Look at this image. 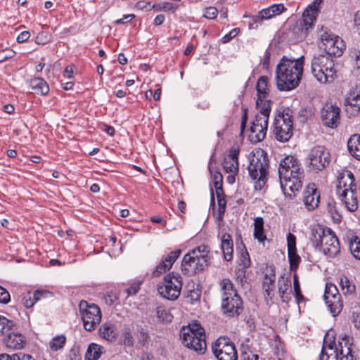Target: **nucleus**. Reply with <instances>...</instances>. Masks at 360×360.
<instances>
[{"instance_id": "obj_28", "label": "nucleus", "mask_w": 360, "mask_h": 360, "mask_svg": "<svg viewBox=\"0 0 360 360\" xmlns=\"http://www.w3.org/2000/svg\"><path fill=\"white\" fill-rule=\"evenodd\" d=\"M221 248L224 259L229 262L233 259V243L232 237L229 233H225L221 236Z\"/></svg>"}, {"instance_id": "obj_55", "label": "nucleus", "mask_w": 360, "mask_h": 360, "mask_svg": "<svg viewBox=\"0 0 360 360\" xmlns=\"http://www.w3.org/2000/svg\"><path fill=\"white\" fill-rule=\"evenodd\" d=\"M15 54V51L11 49L0 50V64L8 59L13 58Z\"/></svg>"}, {"instance_id": "obj_46", "label": "nucleus", "mask_w": 360, "mask_h": 360, "mask_svg": "<svg viewBox=\"0 0 360 360\" xmlns=\"http://www.w3.org/2000/svg\"><path fill=\"white\" fill-rule=\"evenodd\" d=\"M241 243L243 245L244 250H242L239 257V266L243 268H248L250 266L251 264L250 255L245 245L243 243V242Z\"/></svg>"}, {"instance_id": "obj_34", "label": "nucleus", "mask_w": 360, "mask_h": 360, "mask_svg": "<svg viewBox=\"0 0 360 360\" xmlns=\"http://www.w3.org/2000/svg\"><path fill=\"white\" fill-rule=\"evenodd\" d=\"M268 81L269 78L266 76H262L257 80L256 90L257 98L260 103L262 99L267 98L269 91Z\"/></svg>"}, {"instance_id": "obj_20", "label": "nucleus", "mask_w": 360, "mask_h": 360, "mask_svg": "<svg viewBox=\"0 0 360 360\" xmlns=\"http://www.w3.org/2000/svg\"><path fill=\"white\" fill-rule=\"evenodd\" d=\"M354 176L350 171H347L338 178V184L336 188V194L339 196L346 198L350 191L353 193L356 191V186L354 184Z\"/></svg>"}, {"instance_id": "obj_26", "label": "nucleus", "mask_w": 360, "mask_h": 360, "mask_svg": "<svg viewBox=\"0 0 360 360\" xmlns=\"http://www.w3.org/2000/svg\"><path fill=\"white\" fill-rule=\"evenodd\" d=\"M271 103L272 102L270 99L263 98L260 103L258 98H257L256 105L259 109V112L255 115V117L259 118V121L269 122V118L271 111Z\"/></svg>"}, {"instance_id": "obj_15", "label": "nucleus", "mask_w": 360, "mask_h": 360, "mask_svg": "<svg viewBox=\"0 0 360 360\" xmlns=\"http://www.w3.org/2000/svg\"><path fill=\"white\" fill-rule=\"evenodd\" d=\"M212 352L217 360H238V352L227 337H219L212 344Z\"/></svg>"}, {"instance_id": "obj_13", "label": "nucleus", "mask_w": 360, "mask_h": 360, "mask_svg": "<svg viewBox=\"0 0 360 360\" xmlns=\"http://www.w3.org/2000/svg\"><path fill=\"white\" fill-rule=\"evenodd\" d=\"M183 281L180 274L174 272L164 276L163 281L158 285V291L164 298L176 300L180 295Z\"/></svg>"}, {"instance_id": "obj_33", "label": "nucleus", "mask_w": 360, "mask_h": 360, "mask_svg": "<svg viewBox=\"0 0 360 360\" xmlns=\"http://www.w3.org/2000/svg\"><path fill=\"white\" fill-rule=\"evenodd\" d=\"M105 352V348L103 346L92 342L87 348L85 360H98Z\"/></svg>"}, {"instance_id": "obj_49", "label": "nucleus", "mask_w": 360, "mask_h": 360, "mask_svg": "<svg viewBox=\"0 0 360 360\" xmlns=\"http://www.w3.org/2000/svg\"><path fill=\"white\" fill-rule=\"evenodd\" d=\"M349 247L353 257L360 260V240H358V238L351 240Z\"/></svg>"}, {"instance_id": "obj_14", "label": "nucleus", "mask_w": 360, "mask_h": 360, "mask_svg": "<svg viewBox=\"0 0 360 360\" xmlns=\"http://www.w3.org/2000/svg\"><path fill=\"white\" fill-rule=\"evenodd\" d=\"M78 307L84 329L89 332L94 330L101 321L100 308L96 304L86 300H81Z\"/></svg>"}, {"instance_id": "obj_18", "label": "nucleus", "mask_w": 360, "mask_h": 360, "mask_svg": "<svg viewBox=\"0 0 360 360\" xmlns=\"http://www.w3.org/2000/svg\"><path fill=\"white\" fill-rule=\"evenodd\" d=\"M340 109L336 105L326 104L321 110V121L327 127L335 129L340 124Z\"/></svg>"}, {"instance_id": "obj_61", "label": "nucleus", "mask_w": 360, "mask_h": 360, "mask_svg": "<svg viewBox=\"0 0 360 360\" xmlns=\"http://www.w3.org/2000/svg\"><path fill=\"white\" fill-rule=\"evenodd\" d=\"M246 269L247 268L240 266L238 269L236 270V281L240 284H243L244 282L246 281Z\"/></svg>"}, {"instance_id": "obj_8", "label": "nucleus", "mask_w": 360, "mask_h": 360, "mask_svg": "<svg viewBox=\"0 0 360 360\" xmlns=\"http://www.w3.org/2000/svg\"><path fill=\"white\" fill-rule=\"evenodd\" d=\"M311 72L319 82L326 84L334 80L337 70L333 58L319 54L314 56L311 61Z\"/></svg>"}, {"instance_id": "obj_30", "label": "nucleus", "mask_w": 360, "mask_h": 360, "mask_svg": "<svg viewBox=\"0 0 360 360\" xmlns=\"http://www.w3.org/2000/svg\"><path fill=\"white\" fill-rule=\"evenodd\" d=\"M345 104L354 111V115L360 111V86L352 89L345 98Z\"/></svg>"}, {"instance_id": "obj_9", "label": "nucleus", "mask_w": 360, "mask_h": 360, "mask_svg": "<svg viewBox=\"0 0 360 360\" xmlns=\"http://www.w3.org/2000/svg\"><path fill=\"white\" fill-rule=\"evenodd\" d=\"M320 43L319 47L325 51L323 55H328L330 57H340L342 55L346 45L342 39L333 34L327 28L321 27L319 34Z\"/></svg>"}, {"instance_id": "obj_50", "label": "nucleus", "mask_w": 360, "mask_h": 360, "mask_svg": "<svg viewBox=\"0 0 360 360\" xmlns=\"http://www.w3.org/2000/svg\"><path fill=\"white\" fill-rule=\"evenodd\" d=\"M288 252L290 269H297L301 260L300 257L297 254V250Z\"/></svg>"}, {"instance_id": "obj_27", "label": "nucleus", "mask_w": 360, "mask_h": 360, "mask_svg": "<svg viewBox=\"0 0 360 360\" xmlns=\"http://www.w3.org/2000/svg\"><path fill=\"white\" fill-rule=\"evenodd\" d=\"M100 336L108 342H113L118 335L117 326L111 322H105L99 328Z\"/></svg>"}, {"instance_id": "obj_39", "label": "nucleus", "mask_w": 360, "mask_h": 360, "mask_svg": "<svg viewBox=\"0 0 360 360\" xmlns=\"http://www.w3.org/2000/svg\"><path fill=\"white\" fill-rule=\"evenodd\" d=\"M136 338L138 343L143 347H147L150 340V337L147 329L142 326L137 328Z\"/></svg>"}, {"instance_id": "obj_64", "label": "nucleus", "mask_w": 360, "mask_h": 360, "mask_svg": "<svg viewBox=\"0 0 360 360\" xmlns=\"http://www.w3.org/2000/svg\"><path fill=\"white\" fill-rule=\"evenodd\" d=\"M352 58H354V68L356 70H360V51L354 50L352 53Z\"/></svg>"}, {"instance_id": "obj_1", "label": "nucleus", "mask_w": 360, "mask_h": 360, "mask_svg": "<svg viewBox=\"0 0 360 360\" xmlns=\"http://www.w3.org/2000/svg\"><path fill=\"white\" fill-rule=\"evenodd\" d=\"M304 58H298L283 56L276 65V81L279 91H288L300 83L303 73Z\"/></svg>"}, {"instance_id": "obj_36", "label": "nucleus", "mask_w": 360, "mask_h": 360, "mask_svg": "<svg viewBox=\"0 0 360 360\" xmlns=\"http://www.w3.org/2000/svg\"><path fill=\"white\" fill-rule=\"evenodd\" d=\"M339 199L343 202L346 208L349 212H354L358 208V200L356 197V192L350 191L349 193L347 194L346 198L339 196Z\"/></svg>"}, {"instance_id": "obj_25", "label": "nucleus", "mask_w": 360, "mask_h": 360, "mask_svg": "<svg viewBox=\"0 0 360 360\" xmlns=\"http://www.w3.org/2000/svg\"><path fill=\"white\" fill-rule=\"evenodd\" d=\"M4 343L7 348L20 349L24 347L26 340L20 333H9L4 339Z\"/></svg>"}, {"instance_id": "obj_4", "label": "nucleus", "mask_w": 360, "mask_h": 360, "mask_svg": "<svg viewBox=\"0 0 360 360\" xmlns=\"http://www.w3.org/2000/svg\"><path fill=\"white\" fill-rule=\"evenodd\" d=\"M269 162L267 153L262 149L256 150L250 158L248 173L254 181L255 190H262L267 181Z\"/></svg>"}, {"instance_id": "obj_52", "label": "nucleus", "mask_w": 360, "mask_h": 360, "mask_svg": "<svg viewBox=\"0 0 360 360\" xmlns=\"http://www.w3.org/2000/svg\"><path fill=\"white\" fill-rule=\"evenodd\" d=\"M217 204H218V208L217 210V217L216 218L219 220L222 219L226 207V200L225 198H217Z\"/></svg>"}, {"instance_id": "obj_19", "label": "nucleus", "mask_w": 360, "mask_h": 360, "mask_svg": "<svg viewBox=\"0 0 360 360\" xmlns=\"http://www.w3.org/2000/svg\"><path fill=\"white\" fill-rule=\"evenodd\" d=\"M268 124V122L259 121V118L255 117L250 127L247 130L249 141L252 143L262 141L266 137Z\"/></svg>"}, {"instance_id": "obj_54", "label": "nucleus", "mask_w": 360, "mask_h": 360, "mask_svg": "<svg viewBox=\"0 0 360 360\" xmlns=\"http://www.w3.org/2000/svg\"><path fill=\"white\" fill-rule=\"evenodd\" d=\"M327 210L330 216L334 219H339L341 217L336 208V202L333 200H330L327 203Z\"/></svg>"}, {"instance_id": "obj_11", "label": "nucleus", "mask_w": 360, "mask_h": 360, "mask_svg": "<svg viewBox=\"0 0 360 360\" xmlns=\"http://www.w3.org/2000/svg\"><path fill=\"white\" fill-rule=\"evenodd\" d=\"M273 134L275 139L280 142H287L293 134L292 116L290 110L280 112L274 119Z\"/></svg>"}, {"instance_id": "obj_47", "label": "nucleus", "mask_w": 360, "mask_h": 360, "mask_svg": "<svg viewBox=\"0 0 360 360\" xmlns=\"http://www.w3.org/2000/svg\"><path fill=\"white\" fill-rule=\"evenodd\" d=\"M201 297V290L197 288L188 291L186 296L187 302L191 304H194L200 300Z\"/></svg>"}, {"instance_id": "obj_40", "label": "nucleus", "mask_w": 360, "mask_h": 360, "mask_svg": "<svg viewBox=\"0 0 360 360\" xmlns=\"http://www.w3.org/2000/svg\"><path fill=\"white\" fill-rule=\"evenodd\" d=\"M15 326L13 321L0 315V336L3 335L5 333L13 330Z\"/></svg>"}, {"instance_id": "obj_3", "label": "nucleus", "mask_w": 360, "mask_h": 360, "mask_svg": "<svg viewBox=\"0 0 360 360\" xmlns=\"http://www.w3.org/2000/svg\"><path fill=\"white\" fill-rule=\"evenodd\" d=\"M309 240L316 250L329 257H335L340 252V245L338 237L330 229L316 226L311 229Z\"/></svg>"}, {"instance_id": "obj_44", "label": "nucleus", "mask_w": 360, "mask_h": 360, "mask_svg": "<svg viewBox=\"0 0 360 360\" xmlns=\"http://www.w3.org/2000/svg\"><path fill=\"white\" fill-rule=\"evenodd\" d=\"M214 158V154L212 155L210 159L209 165H208V169L210 172L212 174V181H213V185L214 186H222L223 182V176L221 173L219 171H215L214 173H212V161Z\"/></svg>"}, {"instance_id": "obj_38", "label": "nucleus", "mask_w": 360, "mask_h": 360, "mask_svg": "<svg viewBox=\"0 0 360 360\" xmlns=\"http://www.w3.org/2000/svg\"><path fill=\"white\" fill-rule=\"evenodd\" d=\"M0 360H35V359L30 354L18 352L11 355L6 353L1 354Z\"/></svg>"}, {"instance_id": "obj_31", "label": "nucleus", "mask_w": 360, "mask_h": 360, "mask_svg": "<svg viewBox=\"0 0 360 360\" xmlns=\"http://www.w3.org/2000/svg\"><path fill=\"white\" fill-rule=\"evenodd\" d=\"M30 86L34 93L40 95H46L49 91V86L41 77H34L30 81Z\"/></svg>"}, {"instance_id": "obj_58", "label": "nucleus", "mask_w": 360, "mask_h": 360, "mask_svg": "<svg viewBox=\"0 0 360 360\" xmlns=\"http://www.w3.org/2000/svg\"><path fill=\"white\" fill-rule=\"evenodd\" d=\"M240 32L239 28L232 29L228 34H225L221 39L220 41L222 44L229 42L232 39L235 38Z\"/></svg>"}, {"instance_id": "obj_16", "label": "nucleus", "mask_w": 360, "mask_h": 360, "mask_svg": "<svg viewBox=\"0 0 360 360\" xmlns=\"http://www.w3.org/2000/svg\"><path fill=\"white\" fill-rule=\"evenodd\" d=\"M262 290L266 302L272 301L276 290V268L273 264H266L262 271Z\"/></svg>"}, {"instance_id": "obj_2", "label": "nucleus", "mask_w": 360, "mask_h": 360, "mask_svg": "<svg viewBox=\"0 0 360 360\" xmlns=\"http://www.w3.org/2000/svg\"><path fill=\"white\" fill-rule=\"evenodd\" d=\"M278 174L281 187L285 195L292 198L302 188L304 176L298 160L292 155L286 156L281 161Z\"/></svg>"}, {"instance_id": "obj_21", "label": "nucleus", "mask_w": 360, "mask_h": 360, "mask_svg": "<svg viewBox=\"0 0 360 360\" xmlns=\"http://www.w3.org/2000/svg\"><path fill=\"white\" fill-rule=\"evenodd\" d=\"M181 250L180 249L172 251L167 255L162 256L161 261L156 266L155 270L152 273L153 277H158L162 274L169 271L178 257L180 256Z\"/></svg>"}, {"instance_id": "obj_10", "label": "nucleus", "mask_w": 360, "mask_h": 360, "mask_svg": "<svg viewBox=\"0 0 360 360\" xmlns=\"http://www.w3.org/2000/svg\"><path fill=\"white\" fill-rule=\"evenodd\" d=\"M345 346L339 342V347H336L335 340L329 342L325 339L323 341L319 360H354L352 349L348 346V341L343 339Z\"/></svg>"}, {"instance_id": "obj_42", "label": "nucleus", "mask_w": 360, "mask_h": 360, "mask_svg": "<svg viewBox=\"0 0 360 360\" xmlns=\"http://www.w3.org/2000/svg\"><path fill=\"white\" fill-rule=\"evenodd\" d=\"M66 342V338L64 335H60L54 337L49 342V347L52 351H58L65 346Z\"/></svg>"}, {"instance_id": "obj_23", "label": "nucleus", "mask_w": 360, "mask_h": 360, "mask_svg": "<svg viewBox=\"0 0 360 360\" xmlns=\"http://www.w3.org/2000/svg\"><path fill=\"white\" fill-rule=\"evenodd\" d=\"M317 13L314 12L310 7H307L303 14L302 19L299 25V29L303 35L307 36L309 31L312 29L316 20Z\"/></svg>"}, {"instance_id": "obj_5", "label": "nucleus", "mask_w": 360, "mask_h": 360, "mask_svg": "<svg viewBox=\"0 0 360 360\" xmlns=\"http://www.w3.org/2000/svg\"><path fill=\"white\" fill-rule=\"evenodd\" d=\"M221 311L226 316L238 317L243 311V302L229 279L221 283Z\"/></svg>"}, {"instance_id": "obj_35", "label": "nucleus", "mask_w": 360, "mask_h": 360, "mask_svg": "<svg viewBox=\"0 0 360 360\" xmlns=\"http://www.w3.org/2000/svg\"><path fill=\"white\" fill-rule=\"evenodd\" d=\"M253 236L259 243H263L266 239L264 229V219L262 217H257L254 221Z\"/></svg>"}, {"instance_id": "obj_29", "label": "nucleus", "mask_w": 360, "mask_h": 360, "mask_svg": "<svg viewBox=\"0 0 360 360\" xmlns=\"http://www.w3.org/2000/svg\"><path fill=\"white\" fill-rule=\"evenodd\" d=\"M278 294L283 302L288 303L290 300V291L288 292L291 288V280L290 278H285L281 276L278 282Z\"/></svg>"}, {"instance_id": "obj_41", "label": "nucleus", "mask_w": 360, "mask_h": 360, "mask_svg": "<svg viewBox=\"0 0 360 360\" xmlns=\"http://www.w3.org/2000/svg\"><path fill=\"white\" fill-rule=\"evenodd\" d=\"M274 16L271 6H269L266 8L262 9L257 15L253 16L252 21L255 23H262L263 20H269Z\"/></svg>"}, {"instance_id": "obj_6", "label": "nucleus", "mask_w": 360, "mask_h": 360, "mask_svg": "<svg viewBox=\"0 0 360 360\" xmlns=\"http://www.w3.org/2000/svg\"><path fill=\"white\" fill-rule=\"evenodd\" d=\"M209 254L210 248L205 245H200L189 251L181 262L183 274L193 276L202 271L208 265Z\"/></svg>"}, {"instance_id": "obj_45", "label": "nucleus", "mask_w": 360, "mask_h": 360, "mask_svg": "<svg viewBox=\"0 0 360 360\" xmlns=\"http://www.w3.org/2000/svg\"><path fill=\"white\" fill-rule=\"evenodd\" d=\"M293 288L296 302L300 304L304 300V297L302 294L298 276L296 274L293 275Z\"/></svg>"}, {"instance_id": "obj_17", "label": "nucleus", "mask_w": 360, "mask_h": 360, "mask_svg": "<svg viewBox=\"0 0 360 360\" xmlns=\"http://www.w3.org/2000/svg\"><path fill=\"white\" fill-rule=\"evenodd\" d=\"M324 300L333 316H337L341 312L343 304L341 295L335 285L326 284L324 292Z\"/></svg>"}, {"instance_id": "obj_24", "label": "nucleus", "mask_w": 360, "mask_h": 360, "mask_svg": "<svg viewBox=\"0 0 360 360\" xmlns=\"http://www.w3.org/2000/svg\"><path fill=\"white\" fill-rule=\"evenodd\" d=\"M238 154L239 150L231 149L230 153L224 158L223 162L224 169L226 173L236 174L238 172Z\"/></svg>"}, {"instance_id": "obj_56", "label": "nucleus", "mask_w": 360, "mask_h": 360, "mask_svg": "<svg viewBox=\"0 0 360 360\" xmlns=\"http://www.w3.org/2000/svg\"><path fill=\"white\" fill-rule=\"evenodd\" d=\"M119 297L116 292H110L107 293L103 297L105 303L108 306H113L115 302L118 300Z\"/></svg>"}, {"instance_id": "obj_22", "label": "nucleus", "mask_w": 360, "mask_h": 360, "mask_svg": "<svg viewBox=\"0 0 360 360\" xmlns=\"http://www.w3.org/2000/svg\"><path fill=\"white\" fill-rule=\"evenodd\" d=\"M303 202L309 211L318 207L320 202V193L314 184H309L304 190Z\"/></svg>"}, {"instance_id": "obj_60", "label": "nucleus", "mask_w": 360, "mask_h": 360, "mask_svg": "<svg viewBox=\"0 0 360 360\" xmlns=\"http://www.w3.org/2000/svg\"><path fill=\"white\" fill-rule=\"evenodd\" d=\"M35 298L32 293L27 292L26 295H25L22 298V302L24 306L26 308L32 307L37 301V300H34Z\"/></svg>"}, {"instance_id": "obj_48", "label": "nucleus", "mask_w": 360, "mask_h": 360, "mask_svg": "<svg viewBox=\"0 0 360 360\" xmlns=\"http://www.w3.org/2000/svg\"><path fill=\"white\" fill-rule=\"evenodd\" d=\"M240 358L241 360H260L259 355L255 353L249 347L242 349Z\"/></svg>"}, {"instance_id": "obj_62", "label": "nucleus", "mask_w": 360, "mask_h": 360, "mask_svg": "<svg viewBox=\"0 0 360 360\" xmlns=\"http://www.w3.org/2000/svg\"><path fill=\"white\" fill-rule=\"evenodd\" d=\"M287 244L288 250H296V237L291 233L287 234Z\"/></svg>"}, {"instance_id": "obj_43", "label": "nucleus", "mask_w": 360, "mask_h": 360, "mask_svg": "<svg viewBox=\"0 0 360 360\" xmlns=\"http://www.w3.org/2000/svg\"><path fill=\"white\" fill-rule=\"evenodd\" d=\"M122 344L127 347H133L134 340L130 328L125 327L121 334Z\"/></svg>"}, {"instance_id": "obj_37", "label": "nucleus", "mask_w": 360, "mask_h": 360, "mask_svg": "<svg viewBox=\"0 0 360 360\" xmlns=\"http://www.w3.org/2000/svg\"><path fill=\"white\" fill-rule=\"evenodd\" d=\"M155 317L159 322L169 323L171 322L173 319L172 314L162 305L157 306L155 307Z\"/></svg>"}, {"instance_id": "obj_7", "label": "nucleus", "mask_w": 360, "mask_h": 360, "mask_svg": "<svg viewBox=\"0 0 360 360\" xmlns=\"http://www.w3.org/2000/svg\"><path fill=\"white\" fill-rule=\"evenodd\" d=\"M182 344L193 351L203 354L206 349L205 333L204 328L198 322H193L188 326H184L180 331Z\"/></svg>"}, {"instance_id": "obj_57", "label": "nucleus", "mask_w": 360, "mask_h": 360, "mask_svg": "<svg viewBox=\"0 0 360 360\" xmlns=\"http://www.w3.org/2000/svg\"><path fill=\"white\" fill-rule=\"evenodd\" d=\"M141 281L133 283L129 288H126L124 292L127 293V297L135 295L140 290Z\"/></svg>"}, {"instance_id": "obj_53", "label": "nucleus", "mask_w": 360, "mask_h": 360, "mask_svg": "<svg viewBox=\"0 0 360 360\" xmlns=\"http://www.w3.org/2000/svg\"><path fill=\"white\" fill-rule=\"evenodd\" d=\"M352 320L356 328H360V306L355 305L352 308Z\"/></svg>"}, {"instance_id": "obj_32", "label": "nucleus", "mask_w": 360, "mask_h": 360, "mask_svg": "<svg viewBox=\"0 0 360 360\" xmlns=\"http://www.w3.org/2000/svg\"><path fill=\"white\" fill-rule=\"evenodd\" d=\"M348 150L352 156L360 160V134H353L347 141Z\"/></svg>"}, {"instance_id": "obj_51", "label": "nucleus", "mask_w": 360, "mask_h": 360, "mask_svg": "<svg viewBox=\"0 0 360 360\" xmlns=\"http://www.w3.org/2000/svg\"><path fill=\"white\" fill-rule=\"evenodd\" d=\"M340 285L345 294L352 293L355 290L354 285H351L349 280L346 276L340 278Z\"/></svg>"}, {"instance_id": "obj_63", "label": "nucleus", "mask_w": 360, "mask_h": 360, "mask_svg": "<svg viewBox=\"0 0 360 360\" xmlns=\"http://www.w3.org/2000/svg\"><path fill=\"white\" fill-rule=\"evenodd\" d=\"M217 9L215 7L210 6L205 9L203 16L205 18L212 20L217 18Z\"/></svg>"}, {"instance_id": "obj_59", "label": "nucleus", "mask_w": 360, "mask_h": 360, "mask_svg": "<svg viewBox=\"0 0 360 360\" xmlns=\"http://www.w3.org/2000/svg\"><path fill=\"white\" fill-rule=\"evenodd\" d=\"M32 294H33L34 297H35L34 299L37 300V302L39 300H41L42 298H46L49 296V297L53 296V292H51L49 290H37Z\"/></svg>"}, {"instance_id": "obj_12", "label": "nucleus", "mask_w": 360, "mask_h": 360, "mask_svg": "<svg viewBox=\"0 0 360 360\" xmlns=\"http://www.w3.org/2000/svg\"><path fill=\"white\" fill-rule=\"evenodd\" d=\"M330 162V154L323 146H316L311 148L305 158L307 168L315 173L323 170Z\"/></svg>"}]
</instances>
